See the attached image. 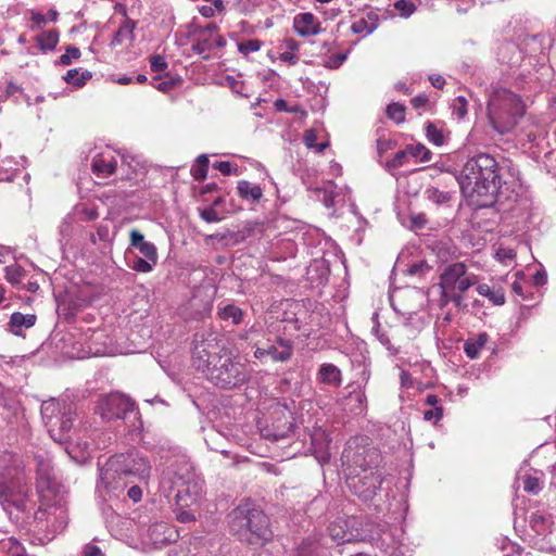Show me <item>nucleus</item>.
<instances>
[{
  "label": "nucleus",
  "instance_id": "63",
  "mask_svg": "<svg viewBox=\"0 0 556 556\" xmlns=\"http://www.w3.org/2000/svg\"><path fill=\"white\" fill-rule=\"evenodd\" d=\"M31 22H33L34 26L39 28L47 23V17L41 13H33Z\"/></svg>",
  "mask_w": 556,
  "mask_h": 556
},
{
  "label": "nucleus",
  "instance_id": "20",
  "mask_svg": "<svg viewBox=\"0 0 556 556\" xmlns=\"http://www.w3.org/2000/svg\"><path fill=\"white\" fill-rule=\"evenodd\" d=\"M237 192L242 200L251 203H257L263 198V189L248 180L238 181Z\"/></svg>",
  "mask_w": 556,
  "mask_h": 556
},
{
  "label": "nucleus",
  "instance_id": "9",
  "mask_svg": "<svg viewBox=\"0 0 556 556\" xmlns=\"http://www.w3.org/2000/svg\"><path fill=\"white\" fill-rule=\"evenodd\" d=\"M354 463L362 468L364 475L352 477L349 480V486L364 501L371 500L382 483V475L378 468L368 471V467L359 460L358 456L355 457Z\"/></svg>",
  "mask_w": 556,
  "mask_h": 556
},
{
  "label": "nucleus",
  "instance_id": "58",
  "mask_svg": "<svg viewBox=\"0 0 556 556\" xmlns=\"http://www.w3.org/2000/svg\"><path fill=\"white\" fill-rule=\"evenodd\" d=\"M218 26L214 23L208 24L205 28L200 30V36H205L208 38H214L217 35Z\"/></svg>",
  "mask_w": 556,
  "mask_h": 556
},
{
  "label": "nucleus",
  "instance_id": "26",
  "mask_svg": "<svg viewBox=\"0 0 556 556\" xmlns=\"http://www.w3.org/2000/svg\"><path fill=\"white\" fill-rule=\"evenodd\" d=\"M218 316L223 320H231L233 325H239L243 320L244 312L233 305V304H227L225 306H218Z\"/></svg>",
  "mask_w": 556,
  "mask_h": 556
},
{
  "label": "nucleus",
  "instance_id": "60",
  "mask_svg": "<svg viewBox=\"0 0 556 556\" xmlns=\"http://www.w3.org/2000/svg\"><path fill=\"white\" fill-rule=\"evenodd\" d=\"M128 497L134 502H139L142 497V490L139 485H132L128 490Z\"/></svg>",
  "mask_w": 556,
  "mask_h": 556
},
{
  "label": "nucleus",
  "instance_id": "2",
  "mask_svg": "<svg viewBox=\"0 0 556 556\" xmlns=\"http://www.w3.org/2000/svg\"><path fill=\"white\" fill-rule=\"evenodd\" d=\"M31 489L24 471L23 460L15 454L0 452V505L10 515L30 509Z\"/></svg>",
  "mask_w": 556,
  "mask_h": 556
},
{
  "label": "nucleus",
  "instance_id": "50",
  "mask_svg": "<svg viewBox=\"0 0 556 556\" xmlns=\"http://www.w3.org/2000/svg\"><path fill=\"white\" fill-rule=\"evenodd\" d=\"M150 67L153 72H163L167 68V62L164 56L156 54L150 58Z\"/></svg>",
  "mask_w": 556,
  "mask_h": 556
},
{
  "label": "nucleus",
  "instance_id": "15",
  "mask_svg": "<svg viewBox=\"0 0 556 556\" xmlns=\"http://www.w3.org/2000/svg\"><path fill=\"white\" fill-rule=\"evenodd\" d=\"M266 352L274 362H286L292 356L293 345L287 339L277 338L274 344L266 346Z\"/></svg>",
  "mask_w": 556,
  "mask_h": 556
},
{
  "label": "nucleus",
  "instance_id": "3",
  "mask_svg": "<svg viewBox=\"0 0 556 556\" xmlns=\"http://www.w3.org/2000/svg\"><path fill=\"white\" fill-rule=\"evenodd\" d=\"M151 475L149 459L137 451L116 454L110 457L100 469L99 486L108 492L124 488V478L135 477L140 482L147 481Z\"/></svg>",
  "mask_w": 556,
  "mask_h": 556
},
{
  "label": "nucleus",
  "instance_id": "39",
  "mask_svg": "<svg viewBox=\"0 0 556 556\" xmlns=\"http://www.w3.org/2000/svg\"><path fill=\"white\" fill-rule=\"evenodd\" d=\"M24 274V269L18 265H11L5 267V278L12 285L21 283Z\"/></svg>",
  "mask_w": 556,
  "mask_h": 556
},
{
  "label": "nucleus",
  "instance_id": "49",
  "mask_svg": "<svg viewBox=\"0 0 556 556\" xmlns=\"http://www.w3.org/2000/svg\"><path fill=\"white\" fill-rule=\"evenodd\" d=\"M80 50L76 47H67L66 52L60 56V63L63 65H70L72 60H77L80 58Z\"/></svg>",
  "mask_w": 556,
  "mask_h": 556
},
{
  "label": "nucleus",
  "instance_id": "45",
  "mask_svg": "<svg viewBox=\"0 0 556 556\" xmlns=\"http://www.w3.org/2000/svg\"><path fill=\"white\" fill-rule=\"evenodd\" d=\"M213 167L219 170L223 175H238V165L229 161H218L213 164Z\"/></svg>",
  "mask_w": 556,
  "mask_h": 556
},
{
  "label": "nucleus",
  "instance_id": "5",
  "mask_svg": "<svg viewBox=\"0 0 556 556\" xmlns=\"http://www.w3.org/2000/svg\"><path fill=\"white\" fill-rule=\"evenodd\" d=\"M231 530L253 545H262L273 535L268 517L262 510L247 506L233 510Z\"/></svg>",
  "mask_w": 556,
  "mask_h": 556
},
{
  "label": "nucleus",
  "instance_id": "55",
  "mask_svg": "<svg viewBox=\"0 0 556 556\" xmlns=\"http://www.w3.org/2000/svg\"><path fill=\"white\" fill-rule=\"evenodd\" d=\"M201 217L206 223H217L220 220V217L218 216V213L213 208L208 207L201 212Z\"/></svg>",
  "mask_w": 556,
  "mask_h": 556
},
{
  "label": "nucleus",
  "instance_id": "8",
  "mask_svg": "<svg viewBox=\"0 0 556 556\" xmlns=\"http://www.w3.org/2000/svg\"><path fill=\"white\" fill-rule=\"evenodd\" d=\"M94 412L105 421L126 419L129 415L138 414L135 403L119 393H112L100 399Z\"/></svg>",
  "mask_w": 556,
  "mask_h": 556
},
{
  "label": "nucleus",
  "instance_id": "25",
  "mask_svg": "<svg viewBox=\"0 0 556 556\" xmlns=\"http://www.w3.org/2000/svg\"><path fill=\"white\" fill-rule=\"evenodd\" d=\"M488 339L489 337L484 332L468 339L464 344L466 355L471 359L477 358L480 351L485 346Z\"/></svg>",
  "mask_w": 556,
  "mask_h": 556
},
{
  "label": "nucleus",
  "instance_id": "62",
  "mask_svg": "<svg viewBox=\"0 0 556 556\" xmlns=\"http://www.w3.org/2000/svg\"><path fill=\"white\" fill-rule=\"evenodd\" d=\"M81 214L84 220H94L99 217L97 210L92 207L83 208Z\"/></svg>",
  "mask_w": 556,
  "mask_h": 556
},
{
  "label": "nucleus",
  "instance_id": "44",
  "mask_svg": "<svg viewBox=\"0 0 556 556\" xmlns=\"http://www.w3.org/2000/svg\"><path fill=\"white\" fill-rule=\"evenodd\" d=\"M523 489L528 493L538 494L542 490V482L536 477L526 476L523 479Z\"/></svg>",
  "mask_w": 556,
  "mask_h": 556
},
{
  "label": "nucleus",
  "instance_id": "18",
  "mask_svg": "<svg viewBox=\"0 0 556 556\" xmlns=\"http://www.w3.org/2000/svg\"><path fill=\"white\" fill-rule=\"evenodd\" d=\"M150 539L154 543L166 544L176 539V531L164 522H157L149 528Z\"/></svg>",
  "mask_w": 556,
  "mask_h": 556
},
{
  "label": "nucleus",
  "instance_id": "40",
  "mask_svg": "<svg viewBox=\"0 0 556 556\" xmlns=\"http://www.w3.org/2000/svg\"><path fill=\"white\" fill-rule=\"evenodd\" d=\"M387 115L394 122L402 123L405 119V108L400 103H391L387 108Z\"/></svg>",
  "mask_w": 556,
  "mask_h": 556
},
{
  "label": "nucleus",
  "instance_id": "7",
  "mask_svg": "<svg viewBox=\"0 0 556 556\" xmlns=\"http://www.w3.org/2000/svg\"><path fill=\"white\" fill-rule=\"evenodd\" d=\"M205 377L217 387L231 389L248 380V371L244 364L225 354L212 365Z\"/></svg>",
  "mask_w": 556,
  "mask_h": 556
},
{
  "label": "nucleus",
  "instance_id": "61",
  "mask_svg": "<svg viewBox=\"0 0 556 556\" xmlns=\"http://www.w3.org/2000/svg\"><path fill=\"white\" fill-rule=\"evenodd\" d=\"M429 80L434 88L442 89L445 85V79L439 74H432L429 76Z\"/></svg>",
  "mask_w": 556,
  "mask_h": 556
},
{
  "label": "nucleus",
  "instance_id": "10",
  "mask_svg": "<svg viewBox=\"0 0 556 556\" xmlns=\"http://www.w3.org/2000/svg\"><path fill=\"white\" fill-rule=\"evenodd\" d=\"M220 348L215 337L199 339L195 336L194 345L192 350V364L198 371L206 374L212 365L220 356Z\"/></svg>",
  "mask_w": 556,
  "mask_h": 556
},
{
  "label": "nucleus",
  "instance_id": "16",
  "mask_svg": "<svg viewBox=\"0 0 556 556\" xmlns=\"http://www.w3.org/2000/svg\"><path fill=\"white\" fill-rule=\"evenodd\" d=\"M117 161L110 152H102L92 160V169L98 176L108 177L116 169Z\"/></svg>",
  "mask_w": 556,
  "mask_h": 556
},
{
  "label": "nucleus",
  "instance_id": "29",
  "mask_svg": "<svg viewBox=\"0 0 556 556\" xmlns=\"http://www.w3.org/2000/svg\"><path fill=\"white\" fill-rule=\"evenodd\" d=\"M477 292L484 298H488L494 305H503L505 303V294L502 289H493L486 283L477 286Z\"/></svg>",
  "mask_w": 556,
  "mask_h": 556
},
{
  "label": "nucleus",
  "instance_id": "42",
  "mask_svg": "<svg viewBox=\"0 0 556 556\" xmlns=\"http://www.w3.org/2000/svg\"><path fill=\"white\" fill-rule=\"evenodd\" d=\"M430 270H431V266L426 261H419V262L412 264L406 269V273L409 276L422 277L426 274H428Z\"/></svg>",
  "mask_w": 556,
  "mask_h": 556
},
{
  "label": "nucleus",
  "instance_id": "52",
  "mask_svg": "<svg viewBox=\"0 0 556 556\" xmlns=\"http://www.w3.org/2000/svg\"><path fill=\"white\" fill-rule=\"evenodd\" d=\"M348 58V53H338V54H334L332 56H330L326 62H325V67L327 68H338L340 67L344 61L346 60Z\"/></svg>",
  "mask_w": 556,
  "mask_h": 556
},
{
  "label": "nucleus",
  "instance_id": "33",
  "mask_svg": "<svg viewBox=\"0 0 556 556\" xmlns=\"http://www.w3.org/2000/svg\"><path fill=\"white\" fill-rule=\"evenodd\" d=\"M425 198L437 206L447 204L451 200V194L442 191L435 187H430L425 190Z\"/></svg>",
  "mask_w": 556,
  "mask_h": 556
},
{
  "label": "nucleus",
  "instance_id": "4",
  "mask_svg": "<svg viewBox=\"0 0 556 556\" xmlns=\"http://www.w3.org/2000/svg\"><path fill=\"white\" fill-rule=\"evenodd\" d=\"M523 114L525 105L517 94L505 88L493 91L488 102V118L497 134L510 132Z\"/></svg>",
  "mask_w": 556,
  "mask_h": 556
},
{
  "label": "nucleus",
  "instance_id": "32",
  "mask_svg": "<svg viewBox=\"0 0 556 556\" xmlns=\"http://www.w3.org/2000/svg\"><path fill=\"white\" fill-rule=\"evenodd\" d=\"M295 556H323L318 540L312 538L304 540L299 546Z\"/></svg>",
  "mask_w": 556,
  "mask_h": 556
},
{
  "label": "nucleus",
  "instance_id": "27",
  "mask_svg": "<svg viewBox=\"0 0 556 556\" xmlns=\"http://www.w3.org/2000/svg\"><path fill=\"white\" fill-rule=\"evenodd\" d=\"M226 45V40L220 36H215L214 38H208L205 36H200L198 41L193 45V50L203 54L206 51L212 50L215 47H224Z\"/></svg>",
  "mask_w": 556,
  "mask_h": 556
},
{
  "label": "nucleus",
  "instance_id": "51",
  "mask_svg": "<svg viewBox=\"0 0 556 556\" xmlns=\"http://www.w3.org/2000/svg\"><path fill=\"white\" fill-rule=\"evenodd\" d=\"M261 41L257 40V39H252V40H248L245 42H241L239 45V51L244 53V54H249L251 52H256L261 49Z\"/></svg>",
  "mask_w": 556,
  "mask_h": 556
},
{
  "label": "nucleus",
  "instance_id": "12",
  "mask_svg": "<svg viewBox=\"0 0 556 556\" xmlns=\"http://www.w3.org/2000/svg\"><path fill=\"white\" fill-rule=\"evenodd\" d=\"M293 27L295 31L302 36H314L321 31L320 23L311 12L300 13L294 17Z\"/></svg>",
  "mask_w": 556,
  "mask_h": 556
},
{
  "label": "nucleus",
  "instance_id": "17",
  "mask_svg": "<svg viewBox=\"0 0 556 556\" xmlns=\"http://www.w3.org/2000/svg\"><path fill=\"white\" fill-rule=\"evenodd\" d=\"M130 247L137 249L143 257L151 261L157 260L156 247L152 242L146 241L143 235L137 229L130 231Z\"/></svg>",
  "mask_w": 556,
  "mask_h": 556
},
{
  "label": "nucleus",
  "instance_id": "59",
  "mask_svg": "<svg viewBox=\"0 0 556 556\" xmlns=\"http://www.w3.org/2000/svg\"><path fill=\"white\" fill-rule=\"evenodd\" d=\"M429 102V98L426 94H418L412 99V105L415 109L425 108Z\"/></svg>",
  "mask_w": 556,
  "mask_h": 556
},
{
  "label": "nucleus",
  "instance_id": "23",
  "mask_svg": "<svg viewBox=\"0 0 556 556\" xmlns=\"http://www.w3.org/2000/svg\"><path fill=\"white\" fill-rule=\"evenodd\" d=\"M37 460V475H38V486L49 488L51 480L53 479V467L49 459L42 457H36Z\"/></svg>",
  "mask_w": 556,
  "mask_h": 556
},
{
  "label": "nucleus",
  "instance_id": "41",
  "mask_svg": "<svg viewBox=\"0 0 556 556\" xmlns=\"http://www.w3.org/2000/svg\"><path fill=\"white\" fill-rule=\"evenodd\" d=\"M495 257L504 265H509L516 257V252L511 248L500 247L495 252Z\"/></svg>",
  "mask_w": 556,
  "mask_h": 556
},
{
  "label": "nucleus",
  "instance_id": "64",
  "mask_svg": "<svg viewBox=\"0 0 556 556\" xmlns=\"http://www.w3.org/2000/svg\"><path fill=\"white\" fill-rule=\"evenodd\" d=\"M84 554L85 556H102L101 549L98 546L91 544L86 545Z\"/></svg>",
  "mask_w": 556,
  "mask_h": 556
},
{
  "label": "nucleus",
  "instance_id": "35",
  "mask_svg": "<svg viewBox=\"0 0 556 556\" xmlns=\"http://www.w3.org/2000/svg\"><path fill=\"white\" fill-rule=\"evenodd\" d=\"M426 136L428 140L434 146L441 147L445 143L446 138L442 129L438 128L437 125L428 123L426 126Z\"/></svg>",
  "mask_w": 556,
  "mask_h": 556
},
{
  "label": "nucleus",
  "instance_id": "56",
  "mask_svg": "<svg viewBox=\"0 0 556 556\" xmlns=\"http://www.w3.org/2000/svg\"><path fill=\"white\" fill-rule=\"evenodd\" d=\"M393 142L389 139H386V138H378L377 139V150L380 154L387 152L388 150L392 149L393 148Z\"/></svg>",
  "mask_w": 556,
  "mask_h": 556
},
{
  "label": "nucleus",
  "instance_id": "43",
  "mask_svg": "<svg viewBox=\"0 0 556 556\" xmlns=\"http://www.w3.org/2000/svg\"><path fill=\"white\" fill-rule=\"evenodd\" d=\"M467 105L468 102L464 97H457L454 99L452 103V111L457 118L462 119L467 115Z\"/></svg>",
  "mask_w": 556,
  "mask_h": 556
},
{
  "label": "nucleus",
  "instance_id": "13",
  "mask_svg": "<svg viewBox=\"0 0 556 556\" xmlns=\"http://www.w3.org/2000/svg\"><path fill=\"white\" fill-rule=\"evenodd\" d=\"M342 405L344 409L354 415H362L367 408V399L365 392L357 388L352 390L343 400Z\"/></svg>",
  "mask_w": 556,
  "mask_h": 556
},
{
  "label": "nucleus",
  "instance_id": "57",
  "mask_svg": "<svg viewBox=\"0 0 556 556\" xmlns=\"http://www.w3.org/2000/svg\"><path fill=\"white\" fill-rule=\"evenodd\" d=\"M279 59L290 65H295L299 62V56L291 51L281 52Z\"/></svg>",
  "mask_w": 556,
  "mask_h": 556
},
{
  "label": "nucleus",
  "instance_id": "19",
  "mask_svg": "<svg viewBox=\"0 0 556 556\" xmlns=\"http://www.w3.org/2000/svg\"><path fill=\"white\" fill-rule=\"evenodd\" d=\"M317 380L325 384L338 387L342 382L341 370L333 364H323L318 369Z\"/></svg>",
  "mask_w": 556,
  "mask_h": 556
},
{
  "label": "nucleus",
  "instance_id": "34",
  "mask_svg": "<svg viewBox=\"0 0 556 556\" xmlns=\"http://www.w3.org/2000/svg\"><path fill=\"white\" fill-rule=\"evenodd\" d=\"M208 167V157L206 154H201L197 159V164L191 168L192 177L202 181L206 178Z\"/></svg>",
  "mask_w": 556,
  "mask_h": 556
},
{
  "label": "nucleus",
  "instance_id": "46",
  "mask_svg": "<svg viewBox=\"0 0 556 556\" xmlns=\"http://www.w3.org/2000/svg\"><path fill=\"white\" fill-rule=\"evenodd\" d=\"M328 530H329V534H330L331 539L337 544H341V543L350 541V539L345 538L346 536L345 531L341 527L337 526L336 523L330 525Z\"/></svg>",
  "mask_w": 556,
  "mask_h": 556
},
{
  "label": "nucleus",
  "instance_id": "11",
  "mask_svg": "<svg viewBox=\"0 0 556 556\" xmlns=\"http://www.w3.org/2000/svg\"><path fill=\"white\" fill-rule=\"evenodd\" d=\"M68 404L66 402H59L55 399H50L48 401H43L41 404V416L46 420L47 426L49 427V432L51 433V437L54 438V431L56 428L55 420H59V417L63 413V407L67 406Z\"/></svg>",
  "mask_w": 556,
  "mask_h": 556
},
{
  "label": "nucleus",
  "instance_id": "1",
  "mask_svg": "<svg viewBox=\"0 0 556 556\" xmlns=\"http://www.w3.org/2000/svg\"><path fill=\"white\" fill-rule=\"evenodd\" d=\"M457 180L464 195L478 206H489L500 197L509 199L517 186L514 178L503 180L497 161L486 153L470 157Z\"/></svg>",
  "mask_w": 556,
  "mask_h": 556
},
{
  "label": "nucleus",
  "instance_id": "47",
  "mask_svg": "<svg viewBox=\"0 0 556 556\" xmlns=\"http://www.w3.org/2000/svg\"><path fill=\"white\" fill-rule=\"evenodd\" d=\"M407 150H401L395 153L392 160L387 162L388 169H395L402 167L407 159Z\"/></svg>",
  "mask_w": 556,
  "mask_h": 556
},
{
  "label": "nucleus",
  "instance_id": "28",
  "mask_svg": "<svg viewBox=\"0 0 556 556\" xmlns=\"http://www.w3.org/2000/svg\"><path fill=\"white\" fill-rule=\"evenodd\" d=\"M200 493L201 488H199L197 483H193L192 485L187 484L185 489L178 490L176 494L177 503L181 506H189L190 503L197 501Z\"/></svg>",
  "mask_w": 556,
  "mask_h": 556
},
{
  "label": "nucleus",
  "instance_id": "53",
  "mask_svg": "<svg viewBox=\"0 0 556 556\" xmlns=\"http://www.w3.org/2000/svg\"><path fill=\"white\" fill-rule=\"evenodd\" d=\"M443 416L442 407H434L424 412V419L437 424Z\"/></svg>",
  "mask_w": 556,
  "mask_h": 556
},
{
  "label": "nucleus",
  "instance_id": "6",
  "mask_svg": "<svg viewBox=\"0 0 556 556\" xmlns=\"http://www.w3.org/2000/svg\"><path fill=\"white\" fill-rule=\"evenodd\" d=\"M478 283L476 275L468 273L463 263L448 265L440 275L441 301L443 304L453 302L456 307H465L462 293Z\"/></svg>",
  "mask_w": 556,
  "mask_h": 556
},
{
  "label": "nucleus",
  "instance_id": "30",
  "mask_svg": "<svg viewBox=\"0 0 556 556\" xmlns=\"http://www.w3.org/2000/svg\"><path fill=\"white\" fill-rule=\"evenodd\" d=\"M35 40L40 50L45 52L52 51L59 42V33L55 29H51L38 35Z\"/></svg>",
  "mask_w": 556,
  "mask_h": 556
},
{
  "label": "nucleus",
  "instance_id": "21",
  "mask_svg": "<svg viewBox=\"0 0 556 556\" xmlns=\"http://www.w3.org/2000/svg\"><path fill=\"white\" fill-rule=\"evenodd\" d=\"M74 415H75V412L73 410V407L71 404L63 407V413L59 417V420L54 421V422H56V427L59 428V432H60L59 437H56V434L54 433V438H53L54 440L62 441L65 439V434L68 433L73 427Z\"/></svg>",
  "mask_w": 556,
  "mask_h": 556
},
{
  "label": "nucleus",
  "instance_id": "37",
  "mask_svg": "<svg viewBox=\"0 0 556 556\" xmlns=\"http://www.w3.org/2000/svg\"><path fill=\"white\" fill-rule=\"evenodd\" d=\"M408 153L418 159L420 162H429L432 159V153L424 144L418 143L407 148Z\"/></svg>",
  "mask_w": 556,
  "mask_h": 556
},
{
  "label": "nucleus",
  "instance_id": "31",
  "mask_svg": "<svg viewBox=\"0 0 556 556\" xmlns=\"http://www.w3.org/2000/svg\"><path fill=\"white\" fill-rule=\"evenodd\" d=\"M92 77L91 73L87 70L80 71L79 68H73L67 71L64 76V80L77 88L83 87Z\"/></svg>",
  "mask_w": 556,
  "mask_h": 556
},
{
  "label": "nucleus",
  "instance_id": "38",
  "mask_svg": "<svg viewBox=\"0 0 556 556\" xmlns=\"http://www.w3.org/2000/svg\"><path fill=\"white\" fill-rule=\"evenodd\" d=\"M157 260L151 261L147 257H135L131 268L138 273H150L156 265Z\"/></svg>",
  "mask_w": 556,
  "mask_h": 556
},
{
  "label": "nucleus",
  "instance_id": "22",
  "mask_svg": "<svg viewBox=\"0 0 556 556\" xmlns=\"http://www.w3.org/2000/svg\"><path fill=\"white\" fill-rule=\"evenodd\" d=\"M136 28V22L125 17L116 34L114 35L111 46L116 47L122 45L125 40L132 41L135 39L134 30Z\"/></svg>",
  "mask_w": 556,
  "mask_h": 556
},
{
  "label": "nucleus",
  "instance_id": "24",
  "mask_svg": "<svg viewBox=\"0 0 556 556\" xmlns=\"http://www.w3.org/2000/svg\"><path fill=\"white\" fill-rule=\"evenodd\" d=\"M21 172V164L14 157H5L0 162V181H12Z\"/></svg>",
  "mask_w": 556,
  "mask_h": 556
},
{
  "label": "nucleus",
  "instance_id": "36",
  "mask_svg": "<svg viewBox=\"0 0 556 556\" xmlns=\"http://www.w3.org/2000/svg\"><path fill=\"white\" fill-rule=\"evenodd\" d=\"M304 143L305 146L308 148V149H314L316 152L320 153L323 152L328 143L327 142H321V143H316V140H317V134L314 129H308L304 132Z\"/></svg>",
  "mask_w": 556,
  "mask_h": 556
},
{
  "label": "nucleus",
  "instance_id": "54",
  "mask_svg": "<svg viewBox=\"0 0 556 556\" xmlns=\"http://www.w3.org/2000/svg\"><path fill=\"white\" fill-rule=\"evenodd\" d=\"M351 30L354 34H362L364 31H366L367 34L372 33V28L369 27L367 21H365L364 18L354 22L351 26Z\"/></svg>",
  "mask_w": 556,
  "mask_h": 556
},
{
  "label": "nucleus",
  "instance_id": "48",
  "mask_svg": "<svg viewBox=\"0 0 556 556\" xmlns=\"http://www.w3.org/2000/svg\"><path fill=\"white\" fill-rule=\"evenodd\" d=\"M395 9L401 13L403 17L410 16L415 10L416 7L413 2L406 1V0H399L394 4Z\"/></svg>",
  "mask_w": 556,
  "mask_h": 556
},
{
  "label": "nucleus",
  "instance_id": "14",
  "mask_svg": "<svg viewBox=\"0 0 556 556\" xmlns=\"http://www.w3.org/2000/svg\"><path fill=\"white\" fill-rule=\"evenodd\" d=\"M36 320L37 316L35 314L15 312L10 317L7 330L14 336H21L23 330L31 328L36 324Z\"/></svg>",
  "mask_w": 556,
  "mask_h": 556
}]
</instances>
